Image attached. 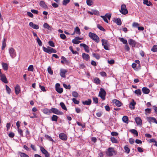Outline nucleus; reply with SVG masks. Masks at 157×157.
<instances>
[{"mask_svg":"<svg viewBox=\"0 0 157 157\" xmlns=\"http://www.w3.org/2000/svg\"><path fill=\"white\" fill-rule=\"evenodd\" d=\"M72 95L73 97L75 98H77L78 96V93L75 91H74L72 92Z\"/></svg>","mask_w":157,"mask_h":157,"instance_id":"obj_43","label":"nucleus"},{"mask_svg":"<svg viewBox=\"0 0 157 157\" xmlns=\"http://www.w3.org/2000/svg\"><path fill=\"white\" fill-rule=\"evenodd\" d=\"M92 55L93 56L96 58L97 59H99L100 58V56L98 54L93 53Z\"/></svg>","mask_w":157,"mask_h":157,"instance_id":"obj_38","label":"nucleus"},{"mask_svg":"<svg viewBox=\"0 0 157 157\" xmlns=\"http://www.w3.org/2000/svg\"><path fill=\"white\" fill-rule=\"evenodd\" d=\"M80 46L83 47L84 48L85 51L87 53H89V47L85 44L82 43L81 44H80Z\"/></svg>","mask_w":157,"mask_h":157,"instance_id":"obj_16","label":"nucleus"},{"mask_svg":"<svg viewBox=\"0 0 157 157\" xmlns=\"http://www.w3.org/2000/svg\"><path fill=\"white\" fill-rule=\"evenodd\" d=\"M31 11L33 13L36 14H38V10L34 9H32L31 10Z\"/></svg>","mask_w":157,"mask_h":157,"instance_id":"obj_64","label":"nucleus"},{"mask_svg":"<svg viewBox=\"0 0 157 157\" xmlns=\"http://www.w3.org/2000/svg\"><path fill=\"white\" fill-rule=\"evenodd\" d=\"M129 141L130 144H132L134 142V140L132 138H130L129 139Z\"/></svg>","mask_w":157,"mask_h":157,"instance_id":"obj_62","label":"nucleus"},{"mask_svg":"<svg viewBox=\"0 0 157 157\" xmlns=\"http://www.w3.org/2000/svg\"><path fill=\"white\" fill-rule=\"evenodd\" d=\"M28 71H33L34 70L33 66V65H30L29 66L28 68Z\"/></svg>","mask_w":157,"mask_h":157,"instance_id":"obj_46","label":"nucleus"},{"mask_svg":"<svg viewBox=\"0 0 157 157\" xmlns=\"http://www.w3.org/2000/svg\"><path fill=\"white\" fill-rule=\"evenodd\" d=\"M70 2V0H63V4L65 6L69 3Z\"/></svg>","mask_w":157,"mask_h":157,"instance_id":"obj_56","label":"nucleus"},{"mask_svg":"<svg viewBox=\"0 0 157 157\" xmlns=\"http://www.w3.org/2000/svg\"><path fill=\"white\" fill-rule=\"evenodd\" d=\"M60 105L62 107L63 109L65 110H67V108L65 105V104L63 102H61L60 103Z\"/></svg>","mask_w":157,"mask_h":157,"instance_id":"obj_36","label":"nucleus"},{"mask_svg":"<svg viewBox=\"0 0 157 157\" xmlns=\"http://www.w3.org/2000/svg\"><path fill=\"white\" fill-rule=\"evenodd\" d=\"M43 27L47 29L50 31H52L53 28L52 26H50L49 24L47 23H45L43 25Z\"/></svg>","mask_w":157,"mask_h":157,"instance_id":"obj_22","label":"nucleus"},{"mask_svg":"<svg viewBox=\"0 0 157 157\" xmlns=\"http://www.w3.org/2000/svg\"><path fill=\"white\" fill-rule=\"evenodd\" d=\"M93 101L94 103L96 104L98 103V98L97 97H93Z\"/></svg>","mask_w":157,"mask_h":157,"instance_id":"obj_52","label":"nucleus"},{"mask_svg":"<svg viewBox=\"0 0 157 157\" xmlns=\"http://www.w3.org/2000/svg\"><path fill=\"white\" fill-rule=\"evenodd\" d=\"M2 66L4 70L6 71L8 69V65L7 63H2Z\"/></svg>","mask_w":157,"mask_h":157,"instance_id":"obj_31","label":"nucleus"},{"mask_svg":"<svg viewBox=\"0 0 157 157\" xmlns=\"http://www.w3.org/2000/svg\"><path fill=\"white\" fill-rule=\"evenodd\" d=\"M48 73L50 74L51 75H52L53 74V71L52 69L51 68L50 66H49L48 68Z\"/></svg>","mask_w":157,"mask_h":157,"instance_id":"obj_40","label":"nucleus"},{"mask_svg":"<svg viewBox=\"0 0 157 157\" xmlns=\"http://www.w3.org/2000/svg\"><path fill=\"white\" fill-rule=\"evenodd\" d=\"M101 17L104 20V21L107 23H108V21L107 20L106 17L105 16H101Z\"/></svg>","mask_w":157,"mask_h":157,"instance_id":"obj_58","label":"nucleus"},{"mask_svg":"<svg viewBox=\"0 0 157 157\" xmlns=\"http://www.w3.org/2000/svg\"><path fill=\"white\" fill-rule=\"evenodd\" d=\"M40 5L41 6L44 8L47 7V6L45 4V2L43 1H41L40 2Z\"/></svg>","mask_w":157,"mask_h":157,"instance_id":"obj_30","label":"nucleus"},{"mask_svg":"<svg viewBox=\"0 0 157 157\" xmlns=\"http://www.w3.org/2000/svg\"><path fill=\"white\" fill-rule=\"evenodd\" d=\"M130 131L132 133L135 134L136 136H138V132L135 129H132L130 130Z\"/></svg>","mask_w":157,"mask_h":157,"instance_id":"obj_35","label":"nucleus"},{"mask_svg":"<svg viewBox=\"0 0 157 157\" xmlns=\"http://www.w3.org/2000/svg\"><path fill=\"white\" fill-rule=\"evenodd\" d=\"M29 25L35 29H37L39 28V26L37 25L34 24L33 22H30L29 23Z\"/></svg>","mask_w":157,"mask_h":157,"instance_id":"obj_21","label":"nucleus"},{"mask_svg":"<svg viewBox=\"0 0 157 157\" xmlns=\"http://www.w3.org/2000/svg\"><path fill=\"white\" fill-rule=\"evenodd\" d=\"M151 51L154 52H156L157 51V45H154L151 49Z\"/></svg>","mask_w":157,"mask_h":157,"instance_id":"obj_42","label":"nucleus"},{"mask_svg":"<svg viewBox=\"0 0 157 157\" xmlns=\"http://www.w3.org/2000/svg\"><path fill=\"white\" fill-rule=\"evenodd\" d=\"M4 41L2 42V50H4L6 46V43L4 41L5 40V39H4Z\"/></svg>","mask_w":157,"mask_h":157,"instance_id":"obj_61","label":"nucleus"},{"mask_svg":"<svg viewBox=\"0 0 157 157\" xmlns=\"http://www.w3.org/2000/svg\"><path fill=\"white\" fill-rule=\"evenodd\" d=\"M142 91L144 94H147L150 92V90L146 87H143L142 88Z\"/></svg>","mask_w":157,"mask_h":157,"instance_id":"obj_25","label":"nucleus"},{"mask_svg":"<svg viewBox=\"0 0 157 157\" xmlns=\"http://www.w3.org/2000/svg\"><path fill=\"white\" fill-rule=\"evenodd\" d=\"M82 57L83 59L86 61H88L90 59V56L88 54H86L83 53L82 54Z\"/></svg>","mask_w":157,"mask_h":157,"instance_id":"obj_19","label":"nucleus"},{"mask_svg":"<svg viewBox=\"0 0 157 157\" xmlns=\"http://www.w3.org/2000/svg\"><path fill=\"white\" fill-rule=\"evenodd\" d=\"M89 36L92 39L95 41L97 43L99 42L100 40L99 37L95 34L90 32L89 33Z\"/></svg>","mask_w":157,"mask_h":157,"instance_id":"obj_2","label":"nucleus"},{"mask_svg":"<svg viewBox=\"0 0 157 157\" xmlns=\"http://www.w3.org/2000/svg\"><path fill=\"white\" fill-rule=\"evenodd\" d=\"M120 40L124 44H127V41L126 40L124 39L123 38H119Z\"/></svg>","mask_w":157,"mask_h":157,"instance_id":"obj_39","label":"nucleus"},{"mask_svg":"<svg viewBox=\"0 0 157 157\" xmlns=\"http://www.w3.org/2000/svg\"><path fill=\"white\" fill-rule=\"evenodd\" d=\"M69 49L71 51L72 53L73 54H76L77 52V51H74L73 49V47L72 46H70L69 47Z\"/></svg>","mask_w":157,"mask_h":157,"instance_id":"obj_60","label":"nucleus"},{"mask_svg":"<svg viewBox=\"0 0 157 157\" xmlns=\"http://www.w3.org/2000/svg\"><path fill=\"white\" fill-rule=\"evenodd\" d=\"M139 25V24L138 23L135 22H133L132 24V26L133 27L136 28H138Z\"/></svg>","mask_w":157,"mask_h":157,"instance_id":"obj_54","label":"nucleus"},{"mask_svg":"<svg viewBox=\"0 0 157 157\" xmlns=\"http://www.w3.org/2000/svg\"><path fill=\"white\" fill-rule=\"evenodd\" d=\"M82 38H80L78 36L76 37L75 39L72 40V42L75 44H78L81 42L79 40H82Z\"/></svg>","mask_w":157,"mask_h":157,"instance_id":"obj_10","label":"nucleus"},{"mask_svg":"<svg viewBox=\"0 0 157 157\" xmlns=\"http://www.w3.org/2000/svg\"><path fill=\"white\" fill-rule=\"evenodd\" d=\"M93 82L97 85L100 84V80L97 77L94 78Z\"/></svg>","mask_w":157,"mask_h":157,"instance_id":"obj_28","label":"nucleus"},{"mask_svg":"<svg viewBox=\"0 0 157 157\" xmlns=\"http://www.w3.org/2000/svg\"><path fill=\"white\" fill-rule=\"evenodd\" d=\"M15 90L17 95L18 94L21 92L20 87L18 85H17L15 87Z\"/></svg>","mask_w":157,"mask_h":157,"instance_id":"obj_17","label":"nucleus"},{"mask_svg":"<svg viewBox=\"0 0 157 157\" xmlns=\"http://www.w3.org/2000/svg\"><path fill=\"white\" fill-rule=\"evenodd\" d=\"M0 79L5 83H8V81L6 75L5 74L2 73L1 69H0Z\"/></svg>","mask_w":157,"mask_h":157,"instance_id":"obj_6","label":"nucleus"},{"mask_svg":"<svg viewBox=\"0 0 157 157\" xmlns=\"http://www.w3.org/2000/svg\"><path fill=\"white\" fill-rule=\"evenodd\" d=\"M75 33L77 34L80 35L81 33L80 31V29L79 27L78 26L76 27L74 30Z\"/></svg>","mask_w":157,"mask_h":157,"instance_id":"obj_29","label":"nucleus"},{"mask_svg":"<svg viewBox=\"0 0 157 157\" xmlns=\"http://www.w3.org/2000/svg\"><path fill=\"white\" fill-rule=\"evenodd\" d=\"M136 103L134 99H132V101L130 103L129 105V107L130 108L132 109H135V106L136 105Z\"/></svg>","mask_w":157,"mask_h":157,"instance_id":"obj_20","label":"nucleus"},{"mask_svg":"<svg viewBox=\"0 0 157 157\" xmlns=\"http://www.w3.org/2000/svg\"><path fill=\"white\" fill-rule=\"evenodd\" d=\"M45 137L48 140H49L50 141H53V140L52 138L50 136L47 135H45Z\"/></svg>","mask_w":157,"mask_h":157,"instance_id":"obj_49","label":"nucleus"},{"mask_svg":"<svg viewBox=\"0 0 157 157\" xmlns=\"http://www.w3.org/2000/svg\"><path fill=\"white\" fill-rule=\"evenodd\" d=\"M106 153L107 156L111 157L112 156L113 154L116 155L117 154V152L114 148L110 147L108 149Z\"/></svg>","mask_w":157,"mask_h":157,"instance_id":"obj_1","label":"nucleus"},{"mask_svg":"<svg viewBox=\"0 0 157 157\" xmlns=\"http://www.w3.org/2000/svg\"><path fill=\"white\" fill-rule=\"evenodd\" d=\"M18 131L19 133L20 134V136H23V131L20 128H18Z\"/></svg>","mask_w":157,"mask_h":157,"instance_id":"obj_57","label":"nucleus"},{"mask_svg":"<svg viewBox=\"0 0 157 157\" xmlns=\"http://www.w3.org/2000/svg\"><path fill=\"white\" fill-rule=\"evenodd\" d=\"M6 90L7 93L8 94H10L11 92V90L10 88L7 85H6Z\"/></svg>","mask_w":157,"mask_h":157,"instance_id":"obj_44","label":"nucleus"},{"mask_svg":"<svg viewBox=\"0 0 157 157\" xmlns=\"http://www.w3.org/2000/svg\"><path fill=\"white\" fill-rule=\"evenodd\" d=\"M36 41L39 46H41L42 45V42L38 37H37Z\"/></svg>","mask_w":157,"mask_h":157,"instance_id":"obj_48","label":"nucleus"},{"mask_svg":"<svg viewBox=\"0 0 157 157\" xmlns=\"http://www.w3.org/2000/svg\"><path fill=\"white\" fill-rule=\"evenodd\" d=\"M97 27L101 31H105V29L101 25L98 24L97 25Z\"/></svg>","mask_w":157,"mask_h":157,"instance_id":"obj_51","label":"nucleus"},{"mask_svg":"<svg viewBox=\"0 0 157 157\" xmlns=\"http://www.w3.org/2000/svg\"><path fill=\"white\" fill-rule=\"evenodd\" d=\"M58 119V117L57 116L53 115L51 117V120L52 121H57Z\"/></svg>","mask_w":157,"mask_h":157,"instance_id":"obj_34","label":"nucleus"},{"mask_svg":"<svg viewBox=\"0 0 157 157\" xmlns=\"http://www.w3.org/2000/svg\"><path fill=\"white\" fill-rule=\"evenodd\" d=\"M43 111L44 113L45 114H49L51 113V109H49L47 108H45L43 109Z\"/></svg>","mask_w":157,"mask_h":157,"instance_id":"obj_27","label":"nucleus"},{"mask_svg":"<svg viewBox=\"0 0 157 157\" xmlns=\"http://www.w3.org/2000/svg\"><path fill=\"white\" fill-rule=\"evenodd\" d=\"M120 11L124 15H125L128 13V10L125 4H122L121 5V9L120 10Z\"/></svg>","mask_w":157,"mask_h":157,"instance_id":"obj_4","label":"nucleus"},{"mask_svg":"<svg viewBox=\"0 0 157 157\" xmlns=\"http://www.w3.org/2000/svg\"><path fill=\"white\" fill-rule=\"evenodd\" d=\"M134 93L138 96H140L141 94V92L140 89H138L134 91Z\"/></svg>","mask_w":157,"mask_h":157,"instance_id":"obj_32","label":"nucleus"},{"mask_svg":"<svg viewBox=\"0 0 157 157\" xmlns=\"http://www.w3.org/2000/svg\"><path fill=\"white\" fill-rule=\"evenodd\" d=\"M60 37L63 40H64L66 38V35L64 34H61L60 35Z\"/></svg>","mask_w":157,"mask_h":157,"instance_id":"obj_59","label":"nucleus"},{"mask_svg":"<svg viewBox=\"0 0 157 157\" xmlns=\"http://www.w3.org/2000/svg\"><path fill=\"white\" fill-rule=\"evenodd\" d=\"M112 102L113 104H115L116 105L117 107H120L123 105L122 103L116 99L113 100Z\"/></svg>","mask_w":157,"mask_h":157,"instance_id":"obj_12","label":"nucleus"},{"mask_svg":"<svg viewBox=\"0 0 157 157\" xmlns=\"http://www.w3.org/2000/svg\"><path fill=\"white\" fill-rule=\"evenodd\" d=\"M73 102L76 104H78L79 103V101L76 100L75 98H73L72 99Z\"/></svg>","mask_w":157,"mask_h":157,"instance_id":"obj_50","label":"nucleus"},{"mask_svg":"<svg viewBox=\"0 0 157 157\" xmlns=\"http://www.w3.org/2000/svg\"><path fill=\"white\" fill-rule=\"evenodd\" d=\"M122 120L123 122L126 123H128V117L127 116H124L122 118Z\"/></svg>","mask_w":157,"mask_h":157,"instance_id":"obj_37","label":"nucleus"},{"mask_svg":"<svg viewBox=\"0 0 157 157\" xmlns=\"http://www.w3.org/2000/svg\"><path fill=\"white\" fill-rule=\"evenodd\" d=\"M56 90L59 94L62 93L63 92V89L60 87V85L59 83H57L56 84Z\"/></svg>","mask_w":157,"mask_h":157,"instance_id":"obj_9","label":"nucleus"},{"mask_svg":"<svg viewBox=\"0 0 157 157\" xmlns=\"http://www.w3.org/2000/svg\"><path fill=\"white\" fill-rule=\"evenodd\" d=\"M48 44L49 45L52 47H55V44L52 41H49L48 42Z\"/></svg>","mask_w":157,"mask_h":157,"instance_id":"obj_53","label":"nucleus"},{"mask_svg":"<svg viewBox=\"0 0 157 157\" xmlns=\"http://www.w3.org/2000/svg\"><path fill=\"white\" fill-rule=\"evenodd\" d=\"M105 109L107 111L109 112L110 111V108L109 106L107 105L105 106Z\"/></svg>","mask_w":157,"mask_h":157,"instance_id":"obj_63","label":"nucleus"},{"mask_svg":"<svg viewBox=\"0 0 157 157\" xmlns=\"http://www.w3.org/2000/svg\"><path fill=\"white\" fill-rule=\"evenodd\" d=\"M111 140L113 143H118L117 140L114 137H111L110 138Z\"/></svg>","mask_w":157,"mask_h":157,"instance_id":"obj_45","label":"nucleus"},{"mask_svg":"<svg viewBox=\"0 0 157 157\" xmlns=\"http://www.w3.org/2000/svg\"><path fill=\"white\" fill-rule=\"evenodd\" d=\"M51 113H53L57 115H62L63 113L62 112L60 111L57 109L52 108L51 109Z\"/></svg>","mask_w":157,"mask_h":157,"instance_id":"obj_8","label":"nucleus"},{"mask_svg":"<svg viewBox=\"0 0 157 157\" xmlns=\"http://www.w3.org/2000/svg\"><path fill=\"white\" fill-rule=\"evenodd\" d=\"M100 91L99 92L98 96L100 97L103 100H104L105 99L106 92L102 88H101L100 89Z\"/></svg>","mask_w":157,"mask_h":157,"instance_id":"obj_3","label":"nucleus"},{"mask_svg":"<svg viewBox=\"0 0 157 157\" xmlns=\"http://www.w3.org/2000/svg\"><path fill=\"white\" fill-rule=\"evenodd\" d=\"M135 121L137 125H139L142 124V120L140 117H136L135 119Z\"/></svg>","mask_w":157,"mask_h":157,"instance_id":"obj_23","label":"nucleus"},{"mask_svg":"<svg viewBox=\"0 0 157 157\" xmlns=\"http://www.w3.org/2000/svg\"><path fill=\"white\" fill-rule=\"evenodd\" d=\"M101 42H102V46L105 45H108V41L107 40H105L104 39H103L101 40Z\"/></svg>","mask_w":157,"mask_h":157,"instance_id":"obj_41","label":"nucleus"},{"mask_svg":"<svg viewBox=\"0 0 157 157\" xmlns=\"http://www.w3.org/2000/svg\"><path fill=\"white\" fill-rule=\"evenodd\" d=\"M40 151L45 157H50L49 153L43 146H40Z\"/></svg>","mask_w":157,"mask_h":157,"instance_id":"obj_5","label":"nucleus"},{"mask_svg":"<svg viewBox=\"0 0 157 157\" xmlns=\"http://www.w3.org/2000/svg\"><path fill=\"white\" fill-rule=\"evenodd\" d=\"M63 87L66 89H71V87L70 85H68V86H67L65 84H63Z\"/></svg>","mask_w":157,"mask_h":157,"instance_id":"obj_55","label":"nucleus"},{"mask_svg":"<svg viewBox=\"0 0 157 157\" xmlns=\"http://www.w3.org/2000/svg\"><path fill=\"white\" fill-rule=\"evenodd\" d=\"M128 42L129 44L131 45L132 47H135L137 43L136 41L132 39L129 40Z\"/></svg>","mask_w":157,"mask_h":157,"instance_id":"obj_15","label":"nucleus"},{"mask_svg":"<svg viewBox=\"0 0 157 157\" xmlns=\"http://www.w3.org/2000/svg\"><path fill=\"white\" fill-rule=\"evenodd\" d=\"M9 51L10 56L12 58H14L16 56V52L13 48H10Z\"/></svg>","mask_w":157,"mask_h":157,"instance_id":"obj_7","label":"nucleus"},{"mask_svg":"<svg viewBox=\"0 0 157 157\" xmlns=\"http://www.w3.org/2000/svg\"><path fill=\"white\" fill-rule=\"evenodd\" d=\"M59 138L63 141H66L67 140V136L63 133H61L59 135Z\"/></svg>","mask_w":157,"mask_h":157,"instance_id":"obj_11","label":"nucleus"},{"mask_svg":"<svg viewBox=\"0 0 157 157\" xmlns=\"http://www.w3.org/2000/svg\"><path fill=\"white\" fill-rule=\"evenodd\" d=\"M92 102V101L91 99H88L87 100L85 101H82V103L84 105H90Z\"/></svg>","mask_w":157,"mask_h":157,"instance_id":"obj_24","label":"nucleus"},{"mask_svg":"<svg viewBox=\"0 0 157 157\" xmlns=\"http://www.w3.org/2000/svg\"><path fill=\"white\" fill-rule=\"evenodd\" d=\"M20 154V155L21 157H29V156L25 153L21 152H19Z\"/></svg>","mask_w":157,"mask_h":157,"instance_id":"obj_47","label":"nucleus"},{"mask_svg":"<svg viewBox=\"0 0 157 157\" xmlns=\"http://www.w3.org/2000/svg\"><path fill=\"white\" fill-rule=\"evenodd\" d=\"M113 21L114 22H115V21L114 20ZM115 22L118 25H120L121 24V19L120 18H117L116 20L115 19Z\"/></svg>","mask_w":157,"mask_h":157,"instance_id":"obj_33","label":"nucleus"},{"mask_svg":"<svg viewBox=\"0 0 157 157\" xmlns=\"http://www.w3.org/2000/svg\"><path fill=\"white\" fill-rule=\"evenodd\" d=\"M147 120L150 124L151 122L157 124V121L156 120L155 118L154 117H147Z\"/></svg>","mask_w":157,"mask_h":157,"instance_id":"obj_14","label":"nucleus"},{"mask_svg":"<svg viewBox=\"0 0 157 157\" xmlns=\"http://www.w3.org/2000/svg\"><path fill=\"white\" fill-rule=\"evenodd\" d=\"M124 149L125 150L124 152L127 154L129 153L130 152V149L128 147V145H126L124 147Z\"/></svg>","mask_w":157,"mask_h":157,"instance_id":"obj_26","label":"nucleus"},{"mask_svg":"<svg viewBox=\"0 0 157 157\" xmlns=\"http://www.w3.org/2000/svg\"><path fill=\"white\" fill-rule=\"evenodd\" d=\"M67 71L64 69H61L60 70V75L63 78L65 77V74L67 72Z\"/></svg>","mask_w":157,"mask_h":157,"instance_id":"obj_13","label":"nucleus"},{"mask_svg":"<svg viewBox=\"0 0 157 157\" xmlns=\"http://www.w3.org/2000/svg\"><path fill=\"white\" fill-rule=\"evenodd\" d=\"M43 51L45 52L48 53L49 54H51V47H48V48H46L44 46L43 47Z\"/></svg>","mask_w":157,"mask_h":157,"instance_id":"obj_18","label":"nucleus"}]
</instances>
